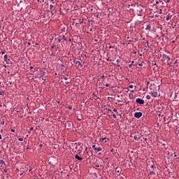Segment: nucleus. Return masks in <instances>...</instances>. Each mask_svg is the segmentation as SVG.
<instances>
[{"label": "nucleus", "instance_id": "obj_1", "mask_svg": "<svg viewBox=\"0 0 179 179\" xmlns=\"http://www.w3.org/2000/svg\"><path fill=\"white\" fill-rule=\"evenodd\" d=\"M171 60V58H170V57H169L167 55H162V61L164 62H166L167 65H170Z\"/></svg>", "mask_w": 179, "mask_h": 179}, {"label": "nucleus", "instance_id": "obj_2", "mask_svg": "<svg viewBox=\"0 0 179 179\" xmlns=\"http://www.w3.org/2000/svg\"><path fill=\"white\" fill-rule=\"evenodd\" d=\"M73 64L76 65V66H77L78 68V66H80V68H82L83 66V65H82V63H80V62L74 59L73 61Z\"/></svg>", "mask_w": 179, "mask_h": 179}, {"label": "nucleus", "instance_id": "obj_3", "mask_svg": "<svg viewBox=\"0 0 179 179\" xmlns=\"http://www.w3.org/2000/svg\"><path fill=\"white\" fill-rule=\"evenodd\" d=\"M92 148L94 149V150L95 152H101V150H103V149L100 147H96V145H92Z\"/></svg>", "mask_w": 179, "mask_h": 179}, {"label": "nucleus", "instance_id": "obj_4", "mask_svg": "<svg viewBox=\"0 0 179 179\" xmlns=\"http://www.w3.org/2000/svg\"><path fill=\"white\" fill-rule=\"evenodd\" d=\"M136 103H138V104H145V101L141 98H138L136 100Z\"/></svg>", "mask_w": 179, "mask_h": 179}, {"label": "nucleus", "instance_id": "obj_5", "mask_svg": "<svg viewBox=\"0 0 179 179\" xmlns=\"http://www.w3.org/2000/svg\"><path fill=\"white\" fill-rule=\"evenodd\" d=\"M4 61L5 62H6V64H12V62L8 59V55H4Z\"/></svg>", "mask_w": 179, "mask_h": 179}, {"label": "nucleus", "instance_id": "obj_6", "mask_svg": "<svg viewBox=\"0 0 179 179\" xmlns=\"http://www.w3.org/2000/svg\"><path fill=\"white\" fill-rule=\"evenodd\" d=\"M143 114L141 112H137L136 113H134V117L135 118H141V117H142Z\"/></svg>", "mask_w": 179, "mask_h": 179}, {"label": "nucleus", "instance_id": "obj_7", "mask_svg": "<svg viewBox=\"0 0 179 179\" xmlns=\"http://www.w3.org/2000/svg\"><path fill=\"white\" fill-rule=\"evenodd\" d=\"M134 141H139V139H141V135H139V134H136V135L134 136Z\"/></svg>", "mask_w": 179, "mask_h": 179}, {"label": "nucleus", "instance_id": "obj_8", "mask_svg": "<svg viewBox=\"0 0 179 179\" xmlns=\"http://www.w3.org/2000/svg\"><path fill=\"white\" fill-rule=\"evenodd\" d=\"M150 94L152 96V97H157V92L156 91L151 92Z\"/></svg>", "mask_w": 179, "mask_h": 179}, {"label": "nucleus", "instance_id": "obj_9", "mask_svg": "<svg viewBox=\"0 0 179 179\" xmlns=\"http://www.w3.org/2000/svg\"><path fill=\"white\" fill-rule=\"evenodd\" d=\"M75 158L77 159V160H80V161L83 160V159L80 157L79 155H78V154L75 155Z\"/></svg>", "mask_w": 179, "mask_h": 179}, {"label": "nucleus", "instance_id": "obj_10", "mask_svg": "<svg viewBox=\"0 0 179 179\" xmlns=\"http://www.w3.org/2000/svg\"><path fill=\"white\" fill-rule=\"evenodd\" d=\"M50 11L52 15H54L57 12V10L55 9V8H54L52 10H50Z\"/></svg>", "mask_w": 179, "mask_h": 179}, {"label": "nucleus", "instance_id": "obj_11", "mask_svg": "<svg viewBox=\"0 0 179 179\" xmlns=\"http://www.w3.org/2000/svg\"><path fill=\"white\" fill-rule=\"evenodd\" d=\"M150 29H152V26H150V24L147 25L145 30H150Z\"/></svg>", "mask_w": 179, "mask_h": 179}, {"label": "nucleus", "instance_id": "obj_12", "mask_svg": "<svg viewBox=\"0 0 179 179\" xmlns=\"http://www.w3.org/2000/svg\"><path fill=\"white\" fill-rule=\"evenodd\" d=\"M150 176H156V173L155 171H150Z\"/></svg>", "mask_w": 179, "mask_h": 179}, {"label": "nucleus", "instance_id": "obj_13", "mask_svg": "<svg viewBox=\"0 0 179 179\" xmlns=\"http://www.w3.org/2000/svg\"><path fill=\"white\" fill-rule=\"evenodd\" d=\"M54 8H55V7H54V5H52V4H50V10H52V9H54Z\"/></svg>", "mask_w": 179, "mask_h": 179}, {"label": "nucleus", "instance_id": "obj_14", "mask_svg": "<svg viewBox=\"0 0 179 179\" xmlns=\"http://www.w3.org/2000/svg\"><path fill=\"white\" fill-rule=\"evenodd\" d=\"M146 99L147 100H150V95H147Z\"/></svg>", "mask_w": 179, "mask_h": 179}, {"label": "nucleus", "instance_id": "obj_15", "mask_svg": "<svg viewBox=\"0 0 179 179\" xmlns=\"http://www.w3.org/2000/svg\"><path fill=\"white\" fill-rule=\"evenodd\" d=\"M0 164H5V162L3 160H0Z\"/></svg>", "mask_w": 179, "mask_h": 179}, {"label": "nucleus", "instance_id": "obj_16", "mask_svg": "<svg viewBox=\"0 0 179 179\" xmlns=\"http://www.w3.org/2000/svg\"><path fill=\"white\" fill-rule=\"evenodd\" d=\"M18 141H20V142H23V138H18Z\"/></svg>", "mask_w": 179, "mask_h": 179}, {"label": "nucleus", "instance_id": "obj_17", "mask_svg": "<svg viewBox=\"0 0 179 179\" xmlns=\"http://www.w3.org/2000/svg\"><path fill=\"white\" fill-rule=\"evenodd\" d=\"M171 16L170 15H168L167 17H166V20H170V19H171Z\"/></svg>", "mask_w": 179, "mask_h": 179}, {"label": "nucleus", "instance_id": "obj_18", "mask_svg": "<svg viewBox=\"0 0 179 179\" xmlns=\"http://www.w3.org/2000/svg\"><path fill=\"white\" fill-rule=\"evenodd\" d=\"M129 87L130 89H134V85H131L129 86Z\"/></svg>", "mask_w": 179, "mask_h": 179}, {"label": "nucleus", "instance_id": "obj_19", "mask_svg": "<svg viewBox=\"0 0 179 179\" xmlns=\"http://www.w3.org/2000/svg\"><path fill=\"white\" fill-rule=\"evenodd\" d=\"M68 108H69V110H72V106H69L68 107Z\"/></svg>", "mask_w": 179, "mask_h": 179}, {"label": "nucleus", "instance_id": "obj_20", "mask_svg": "<svg viewBox=\"0 0 179 179\" xmlns=\"http://www.w3.org/2000/svg\"><path fill=\"white\" fill-rule=\"evenodd\" d=\"M113 118H117V115H115V114H113Z\"/></svg>", "mask_w": 179, "mask_h": 179}, {"label": "nucleus", "instance_id": "obj_21", "mask_svg": "<svg viewBox=\"0 0 179 179\" xmlns=\"http://www.w3.org/2000/svg\"><path fill=\"white\" fill-rule=\"evenodd\" d=\"M33 171V168L29 169V171L31 172Z\"/></svg>", "mask_w": 179, "mask_h": 179}, {"label": "nucleus", "instance_id": "obj_22", "mask_svg": "<svg viewBox=\"0 0 179 179\" xmlns=\"http://www.w3.org/2000/svg\"><path fill=\"white\" fill-rule=\"evenodd\" d=\"M51 48H52V50H54V48H55V45L51 46Z\"/></svg>", "mask_w": 179, "mask_h": 179}, {"label": "nucleus", "instance_id": "obj_23", "mask_svg": "<svg viewBox=\"0 0 179 179\" xmlns=\"http://www.w3.org/2000/svg\"><path fill=\"white\" fill-rule=\"evenodd\" d=\"M108 111H110V113H113V110L111 109H108Z\"/></svg>", "mask_w": 179, "mask_h": 179}, {"label": "nucleus", "instance_id": "obj_24", "mask_svg": "<svg viewBox=\"0 0 179 179\" xmlns=\"http://www.w3.org/2000/svg\"><path fill=\"white\" fill-rule=\"evenodd\" d=\"M113 111H114V113H117V109L114 108Z\"/></svg>", "mask_w": 179, "mask_h": 179}, {"label": "nucleus", "instance_id": "obj_25", "mask_svg": "<svg viewBox=\"0 0 179 179\" xmlns=\"http://www.w3.org/2000/svg\"><path fill=\"white\" fill-rule=\"evenodd\" d=\"M101 139H102V141H106V139H107V138H102Z\"/></svg>", "mask_w": 179, "mask_h": 179}, {"label": "nucleus", "instance_id": "obj_26", "mask_svg": "<svg viewBox=\"0 0 179 179\" xmlns=\"http://www.w3.org/2000/svg\"><path fill=\"white\" fill-rule=\"evenodd\" d=\"M138 16H142L141 13H138Z\"/></svg>", "mask_w": 179, "mask_h": 179}, {"label": "nucleus", "instance_id": "obj_27", "mask_svg": "<svg viewBox=\"0 0 179 179\" xmlns=\"http://www.w3.org/2000/svg\"><path fill=\"white\" fill-rule=\"evenodd\" d=\"M108 86H109L108 83L106 84V87H108Z\"/></svg>", "mask_w": 179, "mask_h": 179}, {"label": "nucleus", "instance_id": "obj_28", "mask_svg": "<svg viewBox=\"0 0 179 179\" xmlns=\"http://www.w3.org/2000/svg\"><path fill=\"white\" fill-rule=\"evenodd\" d=\"M64 80H68V78L65 77V78H64Z\"/></svg>", "mask_w": 179, "mask_h": 179}, {"label": "nucleus", "instance_id": "obj_29", "mask_svg": "<svg viewBox=\"0 0 179 179\" xmlns=\"http://www.w3.org/2000/svg\"><path fill=\"white\" fill-rule=\"evenodd\" d=\"M5 124V122H1V125H3Z\"/></svg>", "mask_w": 179, "mask_h": 179}, {"label": "nucleus", "instance_id": "obj_30", "mask_svg": "<svg viewBox=\"0 0 179 179\" xmlns=\"http://www.w3.org/2000/svg\"><path fill=\"white\" fill-rule=\"evenodd\" d=\"M151 167H152V169H154L155 166L154 165H151Z\"/></svg>", "mask_w": 179, "mask_h": 179}, {"label": "nucleus", "instance_id": "obj_31", "mask_svg": "<svg viewBox=\"0 0 179 179\" xmlns=\"http://www.w3.org/2000/svg\"><path fill=\"white\" fill-rule=\"evenodd\" d=\"M11 132H15V130H13V129H12Z\"/></svg>", "mask_w": 179, "mask_h": 179}, {"label": "nucleus", "instance_id": "obj_32", "mask_svg": "<svg viewBox=\"0 0 179 179\" xmlns=\"http://www.w3.org/2000/svg\"><path fill=\"white\" fill-rule=\"evenodd\" d=\"M174 155H175L174 157H177V155L176 154V152L174 153Z\"/></svg>", "mask_w": 179, "mask_h": 179}, {"label": "nucleus", "instance_id": "obj_33", "mask_svg": "<svg viewBox=\"0 0 179 179\" xmlns=\"http://www.w3.org/2000/svg\"><path fill=\"white\" fill-rule=\"evenodd\" d=\"M2 55H3V54H5V52H1Z\"/></svg>", "mask_w": 179, "mask_h": 179}, {"label": "nucleus", "instance_id": "obj_34", "mask_svg": "<svg viewBox=\"0 0 179 179\" xmlns=\"http://www.w3.org/2000/svg\"><path fill=\"white\" fill-rule=\"evenodd\" d=\"M101 78H102V79H104V76H101Z\"/></svg>", "mask_w": 179, "mask_h": 179}, {"label": "nucleus", "instance_id": "obj_35", "mask_svg": "<svg viewBox=\"0 0 179 179\" xmlns=\"http://www.w3.org/2000/svg\"><path fill=\"white\" fill-rule=\"evenodd\" d=\"M116 62H120V60H119V59H117V60H116Z\"/></svg>", "mask_w": 179, "mask_h": 179}, {"label": "nucleus", "instance_id": "obj_36", "mask_svg": "<svg viewBox=\"0 0 179 179\" xmlns=\"http://www.w3.org/2000/svg\"><path fill=\"white\" fill-rule=\"evenodd\" d=\"M33 68H34L33 66H30V69H33Z\"/></svg>", "mask_w": 179, "mask_h": 179}, {"label": "nucleus", "instance_id": "obj_37", "mask_svg": "<svg viewBox=\"0 0 179 179\" xmlns=\"http://www.w3.org/2000/svg\"><path fill=\"white\" fill-rule=\"evenodd\" d=\"M0 139H2V136L1 135H0Z\"/></svg>", "mask_w": 179, "mask_h": 179}, {"label": "nucleus", "instance_id": "obj_38", "mask_svg": "<svg viewBox=\"0 0 179 179\" xmlns=\"http://www.w3.org/2000/svg\"><path fill=\"white\" fill-rule=\"evenodd\" d=\"M138 65H139V66H142V64H139Z\"/></svg>", "mask_w": 179, "mask_h": 179}, {"label": "nucleus", "instance_id": "obj_39", "mask_svg": "<svg viewBox=\"0 0 179 179\" xmlns=\"http://www.w3.org/2000/svg\"><path fill=\"white\" fill-rule=\"evenodd\" d=\"M59 43H61V39H59Z\"/></svg>", "mask_w": 179, "mask_h": 179}, {"label": "nucleus", "instance_id": "obj_40", "mask_svg": "<svg viewBox=\"0 0 179 179\" xmlns=\"http://www.w3.org/2000/svg\"><path fill=\"white\" fill-rule=\"evenodd\" d=\"M174 64H177V60L174 62Z\"/></svg>", "mask_w": 179, "mask_h": 179}, {"label": "nucleus", "instance_id": "obj_41", "mask_svg": "<svg viewBox=\"0 0 179 179\" xmlns=\"http://www.w3.org/2000/svg\"><path fill=\"white\" fill-rule=\"evenodd\" d=\"M117 67H120V64H117Z\"/></svg>", "mask_w": 179, "mask_h": 179}, {"label": "nucleus", "instance_id": "obj_42", "mask_svg": "<svg viewBox=\"0 0 179 179\" xmlns=\"http://www.w3.org/2000/svg\"><path fill=\"white\" fill-rule=\"evenodd\" d=\"M30 130H31V131L33 130V127H31V128L30 129Z\"/></svg>", "mask_w": 179, "mask_h": 179}, {"label": "nucleus", "instance_id": "obj_43", "mask_svg": "<svg viewBox=\"0 0 179 179\" xmlns=\"http://www.w3.org/2000/svg\"><path fill=\"white\" fill-rule=\"evenodd\" d=\"M166 2H170V0H167V1Z\"/></svg>", "mask_w": 179, "mask_h": 179}, {"label": "nucleus", "instance_id": "obj_44", "mask_svg": "<svg viewBox=\"0 0 179 179\" xmlns=\"http://www.w3.org/2000/svg\"><path fill=\"white\" fill-rule=\"evenodd\" d=\"M79 146H80V143H78Z\"/></svg>", "mask_w": 179, "mask_h": 179}, {"label": "nucleus", "instance_id": "obj_45", "mask_svg": "<svg viewBox=\"0 0 179 179\" xmlns=\"http://www.w3.org/2000/svg\"><path fill=\"white\" fill-rule=\"evenodd\" d=\"M156 3H159V1H156Z\"/></svg>", "mask_w": 179, "mask_h": 179}, {"label": "nucleus", "instance_id": "obj_46", "mask_svg": "<svg viewBox=\"0 0 179 179\" xmlns=\"http://www.w3.org/2000/svg\"><path fill=\"white\" fill-rule=\"evenodd\" d=\"M74 145H78V143H76Z\"/></svg>", "mask_w": 179, "mask_h": 179}, {"label": "nucleus", "instance_id": "obj_47", "mask_svg": "<svg viewBox=\"0 0 179 179\" xmlns=\"http://www.w3.org/2000/svg\"><path fill=\"white\" fill-rule=\"evenodd\" d=\"M5 173H6V170H4Z\"/></svg>", "mask_w": 179, "mask_h": 179}, {"label": "nucleus", "instance_id": "obj_48", "mask_svg": "<svg viewBox=\"0 0 179 179\" xmlns=\"http://www.w3.org/2000/svg\"><path fill=\"white\" fill-rule=\"evenodd\" d=\"M106 142H107V141L106 140V141H105V143H106Z\"/></svg>", "mask_w": 179, "mask_h": 179}, {"label": "nucleus", "instance_id": "obj_49", "mask_svg": "<svg viewBox=\"0 0 179 179\" xmlns=\"http://www.w3.org/2000/svg\"><path fill=\"white\" fill-rule=\"evenodd\" d=\"M117 173H120V171H117Z\"/></svg>", "mask_w": 179, "mask_h": 179}, {"label": "nucleus", "instance_id": "obj_50", "mask_svg": "<svg viewBox=\"0 0 179 179\" xmlns=\"http://www.w3.org/2000/svg\"><path fill=\"white\" fill-rule=\"evenodd\" d=\"M51 1H54V0H51Z\"/></svg>", "mask_w": 179, "mask_h": 179}]
</instances>
